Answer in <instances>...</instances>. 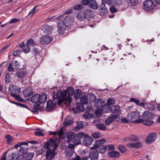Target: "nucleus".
<instances>
[{
    "label": "nucleus",
    "instance_id": "nucleus-51",
    "mask_svg": "<svg viewBox=\"0 0 160 160\" xmlns=\"http://www.w3.org/2000/svg\"><path fill=\"white\" fill-rule=\"evenodd\" d=\"M76 128L78 129H82L83 128V125L81 121H79L77 122Z\"/></svg>",
    "mask_w": 160,
    "mask_h": 160
},
{
    "label": "nucleus",
    "instance_id": "nucleus-27",
    "mask_svg": "<svg viewBox=\"0 0 160 160\" xmlns=\"http://www.w3.org/2000/svg\"><path fill=\"white\" fill-rule=\"evenodd\" d=\"M43 30L45 33H50L51 32L53 29L52 27L48 25H46L44 26Z\"/></svg>",
    "mask_w": 160,
    "mask_h": 160
},
{
    "label": "nucleus",
    "instance_id": "nucleus-14",
    "mask_svg": "<svg viewBox=\"0 0 160 160\" xmlns=\"http://www.w3.org/2000/svg\"><path fill=\"white\" fill-rule=\"evenodd\" d=\"M66 138L67 139L68 143H73L76 133L72 131H68L65 133Z\"/></svg>",
    "mask_w": 160,
    "mask_h": 160
},
{
    "label": "nucleus",
    "instance_id": "nucleus-12",
    "mask_svg": "<svg viewBox=\"0 0 160 160\" xmlns=\"http://www.w3.org/2000/svg\"><path fill=\"white\" fill-rule=\"evenodd\" d=\"M157 138V135L155 133H152L150 134L145 139L146 143L150 144L152 143Z\"/></svg>",
    "mask_w": 160,
    "mask_h": 160
},
{
    "label": "nucleus",
    "instance_id": "nucleus-29",
    "mask_svg": "<svg viewBox=\"0 0 160 160\" xmlns=\"http://www.w3.org/2000/svg\"><path fill=\"white\" fill-rule=\"evenodd\" d=\"M89 6L91 8L94 9H96L98 8V5L95 0H90Z\"/></svg>",
    "mask_w": 160,
    "mask_h": 160
},
{
    "label": "nucleus",
    "instance_id": "nucleus-22",
    "mask_svg": "<svg viewBox=\"0 0 160 160\" xmlns=\"http://www.w3.org/2000/svg\"><path fill=\"white\" fill-rule=\"evenodd\" d=\"M82 139L85 145L87 146L91 145L93 140L92 138L88 136L86 133L85 136Z\"/></svg>",
    "mask_w": 160,
    "mask_h": 160
},
{
    "label": "nucleus",
    "instance_id": "nucleus-3",
    "mask_svg": "<svg viewBox=\"0 0 160 160\" xmlns=\"http://www.w3.org/2000/svg\"><path fill=\"white\" fill-rule=\"evenodd\" d=\"M67 96V91H62L61 89L57 90L54 91L53 93V100L56 101L58 103L60 104L63 101L66 102V96Z\"/></svg>",
    "mask_w": 160,
    "mask_h": 160
},
{
    "label": "nucleus",
    "instance_id": "nucleus-38",
    "mask_svg": "<svg viewBox=\"0 0 160 160\" xmlns=\"http://www.w3.org/2000/svg\"><path fill=\"white\" fill-rule=\"evenodd\" d=\"M82 94L81 91L79 89L76 90V93L74 94V98L76 100L78 99Z\"/></svg>",
    "mask_w": 160,
    "mask_h": 160
},
{
    "label": "nucleus",
    "instance_id": "nucleus-63",
    "mask_svg": "<svg viewBox=\"0 0 160 160\" xmlns=\"http://www.w3.org/2000/svg\"><path fill=\"white\" fill-rule=\"evenodd\" d=\"M14 67L12 65V64L10 63L8 66V70L9 72H12L14 71Z\"/></svg>",
    "mask_w": 160,
    "mask_h": 160
},
{
    "label": "nucleus",
    "instance_id": "nucleus-20",
    "mask_svg": "<svg viewBox=\"0 0 160 160\" xmlns=\"http://www.w3.org/2000/svg\"><path fill=\"white\" fill-rule=\"evenodd\" d=\"M58 27L59 32L60 33L62 34L66 28L65 23L62 20L59 21L58 23Z\"/></svg>",
    "mask_w": 160,
    "mask_h": 160
},
{
    "label": "nucleus",
    "instance_id": "nucleus-2",
    "mask_svg": "<svg viewBox=\"0 0 160 160\" xmlns=\"http://www.w3.org/2000/svg\"><path fill=\"white\" fill-rule=\"evenodd\" d=\"M142 117L143 119H140L139 122L148 126H151L153 124V122L152 119L154 117L153 113L149 111L145 112L142 114Z\"/></svg>",
    "mask_w": 160,
    "mask_h": 160
},
{
    "label": "nucleus",
    "instance_id": "nucleus-32",
    "mask_svg": "<svg viewBox=\"0 0 160 160\" xmlns=\"http://www.w3.org/2000/svg\"><path fill=\"white\" fill-rule=\"evenodd\" d=\"M24 154L26 160H31L34 155L33 153H25Z\"/></svg>",
    "mask_w": 160,
    "mask_h": 160
},
{
    "label": "nucleus",
    "instance_id": "nucleus-41",
    "mask_svg": "<svg viewBox=\"0 0 160 160\" xmlns=\"http://www.w3.org/2000/svg\"><path fill=\"white\" fill-rule=\"evenodd\" d=\"M35 43L33 41V40L32 39H30L27 41V46L29 47L31 46H35Z\"/></svg>",
    "mask_w": 160,
    "mask_h": 160
},
{
    "label": "nucleus",
    "instance_id": "nucleus-30",
    "mask_svg": "<svg viewBox=\"0 0 160 160\" xmlns=\"http://www.w3.org/2000/svg\"><path fill=\"white\" fill-rule=\"evenodd\" d=\"M23 93L25 97H29L32 94V90L29 88L25 89L23 90Z\"/></svg>",
    "mask_w": 160,
    "mask_h": 160
},
{
    "label": "nucleus",
    "instance_id": "nucleus-13",
    "mask_svg": "<svg viewBox=\"0 0 160 160\" xmlns=\"http://www.w3.org/2000/svg\"><path fill=\"white\" fill-rule=\"evenodd\" d=\"M66 138L67 139L68 143H73L76 133L72 131H68L65 133Z\"/></svg>",
    "mask_w": 160,
    "mask_h": 160
},
{
    "label": "nucleus",
    "instance_id": "nucleus-9",
    "mask_svg": "<svg viewBox=\"0 0 160 160\" xmlns=\"http://www.w3.org/2000/svg\"><path fill=\"white\" fill-rule=\"evenodd\" d=\"M144 9L147 11H150L154 6V4L151 0H148L143 3Z\"/></svg>",
    "mask_w": 160,
    "mask_h": 160
},
{
    "label": "nucleus",
    "instance_id": "nucleus-49",
    "mask_svg": "<svg viewBox=\"0 0 160 160\" xmlns=\"http://www.w3.org/2000/svg\"><path fill=\"white\" fill-rule=\"evenodd\" d=\"M37 7V5H36L35 6L33 7V8L29 12L28 16H29L30 15L32 16L35 12V10L36 9Z\"/></svg>",
    "mask_w": 160,
    "mask_h": 160
},
{
    "label": "nucleus",
    "instance_id": "nucleus-10",
    "mask_svg": "<svg viewBox=\"0 0 160 160\" xmlns=\"http://www.w3.org/2000/svg\"><path fill=\"white\" fill-rule=\"evenodd\" d=\"M9 91L11 93V95L13 96H16V95H18L20 92V89L18 86H13L9 87Z\"/></svg>",
    "mask_w": 160,
    "mask_h": 160
},
{
    "label": "nucleus",
    "instance_id": "nucleus-64",
    "mask_svg": "<svg viewBox=\"0 0 160 160\" xmlns=\"http://www.w3.org/2000/svg\"><path fill=\"white\" fill-rule=\"evenodd\" d=\"M96 115L98 116H100L102 115V111L99 109H97L95 111Z\"/></svg>",
    "mask_w": 160,
    "mask_h": 160
},
{
    "label": "nucleus",
    "instance_id": "nucleus-31",
    "mask_svg": "<svg viewBox=\"0 0 160 160\" xmlns=\"http://www.w3.org/2000/svg\"><path fill=\"white\" fill-rule=\"evenodd\" d=\"M77 19L80 21H82L84 20L85 18V16L83 13L82 12H79L77 16Z\"/></svg>",
    "mask_w": 160,
    "mask_h": 160
},
{
    "label": "nucleus",
    "instance_id": "nucleus-21",
    "mask_svg": "<svg viewBox=\"0 0 160 160\" xmlns=\"http://www.w3.org/2000/svg\"><path fill=\"white\" fill-rule=\"evenodd\" d=\"M99 11L100 15H103L107 13L108 10L106 8L105 4L102 3L101 4L99 7Z\"/></svg>",
    "mask_w": 160,
    "mask_h": 160
},
{
    "label": "nucleus",
    "instance_id": "nucleus-62",
    "mask_svg": "<svg viewBox=\"0 0 160 160\" xmlns=\"http://www.w3.org/2000/svg\"><path fill=\"white\" fill-rule=\"evenodd\" d=\"M147 108L149 110H153L154 109V107L153 105L150 104L148 105V106L147 107Z\"/></svg>",
    "mask_w": 160,
    "mask_h": 160
},
{
    "label": "nucleus",
    "instance_id": "nucleus-25",
    "mask_svg": "<svg viewBox=\"0 0 160 160\" xmlns=\"http://www.w3.org/2000/svg\"><path fill=\"white\" fill-rule=\"evenodd\" d=\"M117 115H113L110 116L107 119L105 120V124L106 125H109L113 121L117 118Z\"/></svg>",
    "mask_w": 160,
    "mask_h": 160
},
{
    "label": "nucleus",
    "instance_id": "nucleus-34",
    "mask_svg": "<svg viewBox=\"0 0 160 160\" xmlns=\"http://www.w3.org/2000/svg\"><path fill=\"white\" fill-rule=\"evenodd\" d=\"M11 63L14 69H20V64L16 60L15 61H12L11 62Z\"/></svg>",
    "mask_w": 160,
    "mask_h": 160
},
{
    "label": "nucleus",
    "instance_id": "nucleus-17",
    "mask_svg": "<svg viewBox=\"0 0 160 160\" xmlns=\"http://www.w3.org/2000/svg\"><path fill=\"white\" fill-rule=\"evenodd\" d=\"M52 40L51 36L46 35L42 37L40 39V42L42 44H47L49 43Z\"/></svg>",
    "mask_w": 160,
    "mask_h": 160
},
{
    "label": "nucleus",
    "instance_id": "nucleus-55",
    "mask_svg": "<svg viewBox=\"0 0 160 160\" xmlns=\"http://www.w3.org/2000/svg\"><path fill=\"white\" fill-rule=\"evenodd\" d=\"M28 144V143L27 142H23L22 143L20 142L16 144H15L14 146V147L15 148H17L19 147H20L21 146L24 145H27Z\"/></svg>",
    "mask_w": 160,
    "mask_h": 160
},
{
    "label": "nucleus",
    "instance_id": "nucleus-50",
    "mask_svg": "<svg viewBox=\"0 0 160 160\" xmlns=\"http://www.w3.org/2000/svg\"><path fill=\"white\" fill-rule=\"evenodd\" d=\"M5 138L7 139V142L8 144L11 143L12 141L13 138L9 135H5Z\"/></svg>",
    "mask_w": 160,
    "mask_h": 160
},
{
    "label": "nucleus",
    "instance_id": "nucleus-46",
    "mask_svg": "<svg viewBox=\"0 0 160 160\" xmlns=\"http://www.w3.org/2000/svg\"><path fill=\"white\" fill-rule=\"evenodd\" d=\"M105 2L106 3H107L109 5L111 6L114 5L115 6V3L114 0H106L105 2Z\"/></svg>",
    "mask_w": 160,
    "mask_h": 160
},
{
    "label": "nucleus",
    "instance_id": "nucleus-36",
    "mask_svg": "<svg viewBox=\"0 0 160 160\" xmlns=\"http://www.w3.org/2000/svg\"><path fill=\"white\" fill-rule=\"evenodd\" d=\"M80 102L82 104H87L88 103V100L87 97L86 96H82L80 98Z\"/></svg>",
    "mask_w": 160,
    "mask_h": 160
},
{
    "label": "nucleus",
    "instance_id": "nucleus-53",
    "mask_svg": "<svg viewBox=\"0 0 160 160\" xmlns=\"http://www.w3.org/2000/svg\"><path fill=\"white\" fill-rule=\"evenodd\" d=\"M115 5L111 6L109 8L110 12L112 13H114L118 11V9L116 8L115 7Z\"/></svg>",
    "mask_w": 160,
    "mask_h": 160
},
{
    "label": "nucleus",
    "instance_id": "nucleus-18",
    "mask_svg": "<svg viewBox=\"0 0 160 160\" xmlns=\"http://www.w3.org/2000/svg\"><path fill=\"white\" fill-rule=\"evenodd\" d=\"M94 13L92 11L87 9L84 12V15L85 16V18L88 21L92 19L93 18Z\"/></svg>",
    "mask_w": 160,
    "mask_h": 160
},
{
    "label": "nucleus",
    "instance_id": "nucleus-42",
    "mask_svg": "<svg viewBox=\"0 0 160 160\" xmlns=\"http://www.w3.org/2000/svg\"><path fill=\"white\" fill-rule=\"evenodd\" d=\"M105 142L106 140L105 139L102 138L101 140L97 141L94 146H100V145H102L104 142Z\"/></svg>",
    "mask_w": 160,
    "mask_h": 160
},
{
    "label": "nucleus",
    "instance_id": "nucleus-5",
    "mask_svg": "<svg viewBox=\"0 0 160 160\" xmlns=\"http://www.w3.org/2000/svg\"><path fill=\"white\" fill-rule=\"evenodd\" d=\"M140 115L139 112H131L128 115V120H131L136 123H140L139 122Z\"/></svg>",
    "mask_w": 160,
    "mask_h": 160
},
{
    "label": "nucleus",
    "instance_id": "nucleus-47",
    "mask_svg": "<svg viewBox=\"0 0 160 160\" xmlns=\"http://www.w3.org/2000/svg\"><path fill=\"white\" fill-rule=\"evenodd\" d=\"M115 103L114 99L112 98H108L107 101V104L109 105H112Z\"/></svg>",
    "mask_w": 160,
    "mask_h": 160
},
{
    "label": "nucleus",
    "instance_id": "nucleus-1",
    "mask_svg": "<svg viewBox=\"0 0 160 160\" xmlns=\"http://www.w3.org/2000/svg\"><path fill=\"white\" fill-rule=\"evenodd\" d=\"M58 144L56 140L51 139L43 146V148L47 149L46 157L47 160H51L54 158V151L57 148Z\"/></svg>",
    "mask_w": 160,
    "mask_h": 160
},
{
    "label": "nucleus",
    "instance_id": "nucleus-8",
    "mask_svg": "<svg viewBox=\"0 0 160 160\" xmlns=\"http://www.w3.org/2000/svg\"><path fill=\"white\" fill-rule=\"evenodd\" d=\"M65 90L67 91V94H68L67 97L66 96V102L70 103L72 99L71 96H73L74 92V88L71 87H69Z\"/></svg>",
    "mask_w": 160,
    "mask_h": 160
},
{
    "label": "nucleus",
    "instance_id": "nucleus-7",
    "mask_svg": "<svg viewBox=\"0 0 160 160\" xmlns=\"http://www.w3.org/2000/svg\"><path fill=\"white\" fill-rule=\"evenodd\" d=\"M86 135V133L82 132H80L75 134L73 144L74 145H78L81 143V139L83 138Z\"/></svg>",
    "mask_w": 160,
    "mask_h": 160
},
{
    "label": "nucleus",
    "instance_id": "nucleus-61",
    "mask_svg": "<svg viewBox=\"0 0 160 160\" xmlns=\"http://www.w3.org/2000/svg\"><path fill=\"white\" fill-rule=\"evenodd\" d=\"M115 3V6H119L122 3V0H114Z\"/></svg>",
    "mask_w": 160,
    "mask_h": 160
},
{
    "label": "nucleus",
    "instance_id": "nucleus-24",
    "mask_svg": "<svg viewBox=\"0 0 160 160\" xmlns=\"http://www.w3.org/2000/svg\"><path fill=\"white\" fill-rule=\"evenodd\" d=\"M73 122L72 117L70 115L68 116L65 118L63 124L65 126L70 125Z\"/></svg>",
    "mask_w": 160,
    "mask_h": 160
},
{
    "label": "nucleus",
    "instance_id": "nucleus-48",
    "mask_svg": "<svg viewBox=\"0 0 160 160\" xmlns=\"http://www.w3.org/2000/svg\"><path fill=\"white\" fill-rule=\"evenodd\" d=\"M83 6L81 4L76 5L73 7V9H74L78 11L81 10Z\"/></svg>",
    "mask_w": 160,
    "mask_h": 160
},
{
    "label": "nucleus",
    "instance_id": "nucleus-15",
    "mask_svg": "<svg viewBox=\"0 0 160 160\" xmlns=\"http://www.w3.org/2000/svg\"><path fill=\"white\" fill-rule=\"evenodd\" d=\"M91 149H95L98 152V153H105L106 150V147L103 145H100V146H93L91 148Z\"/></svg>",
    "mask_w": 160,
    "mask_h": 160
},
{
    "label": "nucleus",
    "instance_id": "nucleus-44",
    "mask_svg": "<svg viewBox=\"0 0 160 160\" xmlns=\"http://www.w3.org/2000/svg\"><path fill=\"white\" fill-rule=\"evenodd\" d=\"M25 145V146L21 147L19 149L20 152L23 153V154L25 153L28 150V144Z\"/></svg>",
    "mask_w": 160,
    "mask_h": 160
},
{
    "label": "nucleus",
    "instance_id": "nucleus-45",
    "mask_svg": "<svg viewBox=\"0 0 160 160\" xmlns=\"http://www.w3.org/2000/svg\"><path fill=\"white\" fill-rule=\"evenodd\" d=\"M92 136L95 138H98L102 137V135L99 132H96L92 134Z\"/></svg>",
    "mask_w": 160,
    "mask_h": 160
},
{
    "label": "nucleus",
    "instance_id": "nucleus-58",
    "mask_svg": "<svg viewBox=\"0 0 160 160\" xmlns=\"http://www.w3.org/2000/svg\"><path fill=\"white\" fill-rule=\"evenodd\" d=\"M113 107H114V110H113V112L115 113H117L119 112V107L118 106H114Z\"/></svg>",
    "mask_w": 160,
    "mask_h": 160
},
{
    "label": "nucleus",
    "instance_id": "nucleus-4",
    "mask_svg": "<svg viewBox=\"0 0 160 160\" xmlns=\"http://www.w3.org/2000/svg\"><path fill=\"white\" fill-rule=\"evenodd\" d=\"M47 98L46 95L43 93L42 95L36 94L31 98V101L33 103H34V107L38 108L41 103L45 102Z\"/></svg>",
    "mask_w": 160,
    "mask_h": 160
},
{
    "label": "nucleus",
    "instance_id": "nucleus-56",
    "mask_svg": "<svg viewBox=\"0 0 160 160\" xmlns=\"http://www.w3.org/2000/svg\"><path fill=\"white\" fill-rule=\"evenodd\" d=\"M84 118L88 119H90L92 116V115L90 113H86L83 115Z\"/></svg>",
    "mask_w": 160,
    "mask_h": 160
},
{
    "label": "nucleus",
    "instance_id": "nucleus-37",
    "mask_svg": "<svg viewBox=\"0 0 160 160\" xmlns=\"http://www.w3.org/2000/svg\"><path fill=\"white\" fill-rule=\"evenodd\" d=\"M83 104L81 103H77V108L78 111L83 112L84 110V107L83 105Z\"/></svg>",
    "mask_w": 160,
    "mask_h": 160
},
{
    "label": "nucleus",
    "instance_id": "nucleus-39",
    "mask_svg": "<svg viewBox=\"0 0 160 160\" xmlns=\"http://www.w3.org/2000/svg\"><path fill=\"white\" fill-rule=\"evenodd\" d=\"M97 128L99 129L105 131L106 129L105 126L103 124H99L96 125Z\"/></svg>",
    "mask_w": 160,
    "mask_h": 160
},
{
    "label": "nucleus",
    "instance_id": "nucleus-11",
    "mask_svg": "<svg viewBox=\"0 0 160 160\" xmlns=\"http://www.w3.org/2000/svg\"><path fill=\"white\" fill-rule=\"evenodd\" d=\"M57 102L56 101H53L51 100H49L47 102V110L48 111H52L53 110L56 105Z\"/></svg>",
    "mask_w": 160,
    "mask_h": 160
},
{
    "label": "nucleus",
    "instance_id": "nucleus-59",
    "mask_svg": "<svg viewBox=\"0 0 160 160\" xmlns=\"http://www.w3.org/2000/svg\"><path fill=\"white\" fill-rule=\"evenodd\" d=\"M15 155L14 154H12L8 156V159L9 160H14L15 159Z\"/></svg>",
    "mask_w": 160,
    "mask_h": 160
},
{
    "label": "nucleus",
    "instance_id": "nucleus-43",
    "mask_svg": "<svg viewBox=\"0 0 160 160\" xmlns=\"http://www.w3.org/2000/svg\"><path fill=\"white\" fill-rule=\"evenodd\" d=\"M65 153L67 157H70L73 155V151L70 149H67L65 152Z\"/></svg>",
    "mask_w": 160,
    "mask_h": 160
},
{
    "label": "nucleus",
    "instance_id": "nucleus-57",
    "mask_svg": "<svg viewBox=\"0 0 160 160\" xmlns=\"http://www.w3.org/2000/svg\"><path fill=\"white\" fill-rule=\"evenodd\" d=\"M130 101L135 102L136 104L138 105L140 102V101L134 98H131Z\"/></svg>",
    "mask_w": 160,
    "mask_h": 160
},
{
    "label": "nucleus",
    "instance_id": "nucleus-23",
    "mask_svg": "<svg viewBox=\"0 0 160 160\" xmlns=\"http://www.w3.org/2000/svg\"><path fill=\"white\" fill-rule=\"evenodd\" d=\"M63 127L61 128L60 130L58 132H51L50 134V135H56L58 134V135L61 138H64L65 137V133L63 132Z\"/></svg>",
    "mask_w": 160,
    "mask_h": 160
},
{
    "label": "nucleus",
    "instance_id": "nucleus-52",
    "mask_svg": "<svg viewBox=\"0 0 160 160\" xmlns=\"http://www.w3.org/2000/svg\"><path fill=\"white\" fill-rule=\"evenodd\" d=\"M16 160H26L24 154L19 155L16 158Z\"/></svg>",
    "mask_w": 160,
    "mask_h": 160
},
{
    "label": "nucleus",
    "instance_id": "nucleus-26",
    "mask_svg": "<svg viewBox=\"0 0 160 160\" xmlns=\"http://www.w3.org/2000/svg\"><path fill=\"white\" fill-rule=\"evenodd\" d=\"M108 156L111 158H115L120 156V153L119 152L113 151L108 152Z\"/></svg>",
    "mask_w": 160,
    "mask_h": 160
},
{
    "label": "nucleus",
    "instance_id": "nucleus-6",
    "mask_svg": "<svg viewBox=\"0 0 160 160\" xmlns=\"http://www.w3.org/2000/svg\"><path fill=\"white\" fill-rule=\"evenodd\" d=\"M94 104L96 107L98 108H99L101 107H102V109H106L107 110L106 112H105V113L108 112V110H110V108L109 107L105 106V102H104L103 100L102 99H96L94 101Z\"/></svg>",
    "mask_w": 160,
    "mask_h": 160
},
{
    "label": "nucleus",
    "instance_id": "nucleus-35",
    "mask_svg": "<svg viewBox=\"0 0 160 160\" xmlns=\"http://www.w3.org/2000/svg\"><path fill=\"white\" fill-rule=\"evenodd\" d=\"M65 23L70 25L72 22V20L70 16H68L64 18Z\"/></svg>",
    "mask_w": 160,
    "mask_h": 160
},
{
    "label": "nucleus",
    "instance_id": "nucleus-28",
    "mask_svg": "<svg viewBox=\"0 0 160 160\" xmlns=\"http://www.w3.org/2000/svg\"><path fill=\"white\" fill-rule=\"evenodd\" d=\"M27 74V72L26 70H23L17 72L16 74V75L18 78H22L25 76Z\"/></svg>",
    "mask_w": 160,
    "mask_h": 160
},
{
    "label": "nucleus",
    "instance_id": "nucleus-33",
    "mask_svg": "<svg viewBox=\"0 0 160 160\" xmlns=\"http://www.w3.org/2000/svg\"><path fill=\"white\" fill-rule=\"evenodd\" d=\"M127 139L132 141H136L138 140V138L136 135L132 134L129 135L127 137Z\"/></svg>",
    "mask_w": 160,
    "mask_h": 160
},
{
    "label": "nucleus",
    "instance_id": "nucleus-16",
    "mask_svg": "<svg viewBox=\"0 0 160 160\" xmlns=\"http://www.w3.org/2000/svg\"><path fill=\"white\" fill-rule=\"evenodd\" d=\"M98 157V152L95 149L89 152L88 157L91 160H97Z\"/></svg>",
    "mask_w": 160,
    "mask_h": 160
},
{
    "label": "nucleus",
    "instance_id": "nucleus-60",
    "mask_svg": "<svg viewBox=\"0 0 160 160\" xmlns=\"http://www.w3.org/2000/svg\"><path fill=\"white\" fill-rule=\"evenodd\" d=\"M130 2L133 6L136 5L138 3V0H129Z\"/></svg>",
    "mask_w": 160,
    "mask_h": 160
},
{
    "label": "nucleus",
    "instance_id": "nucleus-40",
    "mask_svg": "<svg viewBox=\"0 0 160 160\" xmlns=\"http://www.w3.org/2000/svg\"><path fill=\"white\" fill-rule=\"evenodd\" d=\"M118 148L119 151L122 153H124L126 152L127 150L126 147L123 145H119Z\"/></svg>",
    "mask_w": 160,
    "mask_h": 160
},
{
    "label": "nucleus",
    "instance_id": "nucleus-54",
    "mask_svg": "<svg viewBox=\"0 0 160 160\" xmlns=\"http://www.w3.org/2000/svg\"><path fill=\"white\" fill-rule=\"evenodd\" d=\"M73 12V10L72 8H68L65 11H64V14H71Z\"/></svg>",
    "mask_w": 160,
    "mask_h": 160
},
{
    "label": "nucleus",
    "instance_id": "nucleus-19",
    "mask_svg": "<svg viewBox=\"0 0 160 160\" xmlns=\"http://www.w3.org/2000/svg\"><path fill=\"white\" fill-rule=\"evenodd\" d=\"M127 146L129 148H138L142 146V144L140 141L136 142H128L126 144Z\"/></svg>",
    "mask_w": 160,
    "mask_h": 160
}]
</instances>
